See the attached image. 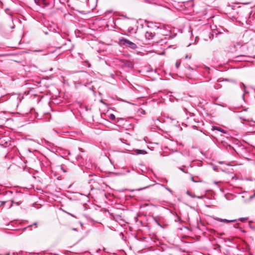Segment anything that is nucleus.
<instances>
[{"label":"nucleus","instance_id":"dca6fc26","mask_svg":"<svg viewBox=\"0 0 255 255\" xmlns=\"http://www.w3.org/2000/svg\"><path fill=\"white\" fill-rule=\"evenodd\" d=\"M180 62H177V61L176 62L175 65H176V67L177 68H179V67L180 66Z\"/></svg>","mask_w":255,"mask_h":255},{"label":"nucleus","instance_id":"a878e982","mask_svg":"<svg viewBox=\"0 0 255 255\" xmlns=\"http://www.w3.org/2000/svg\"><path fill=\"white\" fill-rule=\"evenodd\" d=\"M255 196V193L254 194V195L253 196H251L250 197V199H252L253 198V197Z\"/></svg>","mask_w":255,"mask_h":255},{"label":"nucleus","instance_id":"c756f323","mask_svg":"<svg viewBox=\"0 0 255 255\" xmlns=\"http://www.w3.org/2000/svg\"><path fill=\"white\" fill-rule=\"evenodd\" d=\"M69 214L72 217H75L74 215H72V214L69 213Z\"/></svg>","mask_w":255,"mask_h":255},{"label":"nucleus","instance_id":"412c9836","mask_svg":"<svg viewBox=\"0 0 255 255\" xmlns=\"http://www.w3.org/2000/svg\"><path fill=\"white\" fill-rule=\"evenodd\" d=\"M139 112L142 114H145V111L142 109L140 111H139Z\"/></svg>","mask_w":255,"mask_h":255},{"label":"nucleus","instance_id":"72a5a7b5","mask_svg":"<svg viewBox=\"0 0 255 255\" xmlns=\"http://www.w3.org/2000/svg\"><path fill=\"white\" fill-rule=\"evenodd\" d=\"M35 0V2H37V1H38V0Z\"/></svg>","mask_w":255,"mask_h":255},{"label":"nucleus","instance_id":"0eeeda50","mask_svg":"<svg viewBox=\"0 0 255 255\" xmlns=\"http://www.w3.org/2000/svg\"><path fill=\"white\" fill-rule=\"evenodd\" d=\"M186 194H187L188 196H190L191 197L193 198H198V199H202V198H203L204 197V196H196V195H193V194H191L189 191H187V192H186Z\"/></svg>","mask_w":255,"mask_h":255},{"label":"nucleus","instance_id":"7ed1b4c3","mask_svg":"<svg viewBox=\"0 0 255 255\" xmlns=\"http://www.w3.org/2000/svg\"><path fill=\"white\" fill-rule=\"evenodd\" d=\"M214 220L220 222H224V223H231V222H235L237 221V220H227V219H223L218 217H213Z\"/></svg>","mask_w":255,"mask_h":255},{"label":"nucleus","instance_id":"4be33fe9","mask_svg":"<svg viewBox=\"0 0 255 255\" xmlns=\"http://www.w3.org/2000/svg\"><path fill=\"white\" fill-rule=\"evenodd\" d=\"M191 179L192 181H193V182H197V181H195L194 179V177L192 175H191Z\"/></svg>","mask_w":255,"mask_h":255},{"label":"nucleus","instance_id":"1a4fd4ad","mask_svg":"<svg viewBox=\"0 0 255 255\" xmlns=\"http://www.w3.org/2000/svg\"><path fill=\"white\" fill-rule=\"evenodd\" d=\"M157 184L160 186L164 187L166 190L169 191L170 193H172V191L170 189H169L168 187H167L165 186V185L161 184L158 183Z\"/></svg>","mask_w":255,"mask_h":255},{"label":"nucleus","instance_id":"aec40b11","mask_svg":"<svg viewBox=\"0 0 255 255\" xmlns=\"http://www.w3.org/2000/svg\"><path fill=\"white\" fill-rule=\"evenodd\" d=\"M243 87V88L245 89H246V86L243 83H241V87L242 88Z\"/></svg>","mask_w":255,"mask_h":255},{"label":"nucleus","instance_id":"b1692460","mask_svg":"<svg viewBox=\"0 0 255 255\" xmlns=\"http://www.w3.org/2000/svg\"><path fill=\"white\" fill-rule=\"evenodd\" d=\"M85 62L88 64V67H91V64L88 61H86Z\"/></svg>","mask_w":255,"mask_h":255},{"label":"nucleus","instance_id":"f03ea898","mask_svg":"<svg viewBox=\"0 0 255 255\" xmlns=\"http://www.w3.org/2000/svg\"><path fill=\"white\" fill-rule=\"evenodd\" d=\"M121 62L124 67L129 68H132L133 67V63L129 60H123L121 61Z\"/></svg>","mask_w":255,"mask_h":255},{"label":"nucleus","instance_id":"39448f33","mask_svg":"<svg viewBox=\"0 0 255 255\" xmlns=\"http://www.w3.org/2000/svg\"><path fill=\"white\" fill-rule=\"evenodd\" d=\"M247 56L246 55H239L235 57V60L236 61H243L247 60Z\"/></svg>","mask_w":255,"mask_h":255},{"label":"nucleus","instance_id":"20e7f679","mask_svg":"<svg viewBox=\"0 0 255 255\" xmlns=\"http://www.w3.org/2000/svg\"><path fill=\"white\" fill-rule=\"evenodd\" d=\"M155 35V33L151 31H146L145 33V37L147 40H150L153 38Z\"/></svg>","mask_w":255,"mask_h":255},{"label":"nucleus","instance_id":"9b49d317","mask_svg":"<svg viewBox=\"0 0 255 255\" xmlns=\"http://www.w3.org/2000/svg\"><path fill=\"white\" fill-rule=\"evenodd\" d=\"M176 219H175V222H180L181 220V217L175 214Z\"/></svg>","mask_w":255,"mask_h":255},{"label":"nucleus","instance_id":"7c9ffc66","mask_svg":"<svg viewBox=\"0 0 255 255\" xmlns=\"http://www.w3.org/2000/svg\"><path fill=\"white\" fill-rule=\"evenodd\" d=\"M33 225H37V223H36V222H35V223H34Z\"/></svg>","mask_w":255,"mask_h":255},{"label":"nucleus","instance_id":"2f4dec72","mask_svg":"<svg viewBox=\"0 0 255 255\" xmlns=\"http://www.w3.org/2000/svg\"><path fill=\"white\" fill-rule=\"evenodd\" d=\"M186 154H187L188 155H189V152H186Z\"/></svg>","mask_w":255,"mask_h":255},{"label":"nucleus","instance_id":"f257e3e1","mask_svg":"<svg viewBox=\"0 0 255 255\" xmlns=\"http://www.w3.org/2000/svg\"><path fill=\"white\" fill-rule=\"evenodd\" d=\"M119 44L121 46H127L131 49H135L137 48L136 44L124 37L119 39Z\"/></svg>","mask_w":255,"mask_h":255},{"label":"nucleus","instance_id":"393cba45","mask_svg":"<svg viewBox=\"0 0 255 255\" xmlns=\"http://www.w3.org/2000/svg\"><path fill=\"white\" fill-rule=\"evenodd\" d=\"M61 169L63 170L64 172H66V171L63 168L62 166H61Z\"/></svg>","mask_w":255,"mask_h":255},{"label":"nucleus","instance_id":"6e6552de","mask_svg":"<svg viewBox=\"0 0 255 255\" xmlns=\"http://www.w3.org/2000/svg\"><path fill=\"white\" fill-rule=\"evenodd\" d=\"M212 129L213 130H218V131H219L223 133H226V132L225 131V130L224 129H223L221 128H219L218 127L212 126Z\"/></svg>","mask_w":255,"mask_h":255},{"label":"nucleus","instance_id":"bb28decb","mask_svg":"<svg viewBox=\"0 0 255 255\" xmlns=\"http://www.w3.org/2000/svg\"><path fill=\"white\" fill-rule=\"evenodd\" d=\"M129 172H130V170H129V169H127V170H126V173H129Z\"/></svg>","mask_w":255,"mask_h":255},{"label":"nucleus","instance_id":"473e14b6","mask_svg":"<svg viewBox=\"0 0 255 255\" xmlns=\"http://www.w3.org/2000/svg\"><path fill=\"white\" fill-rule=\"evenodd\" d=\"M224 235V233H221L220 234V235L222 236V235Z\"/></svg>","mask_w":255,"mask_h":255},{"label":"nucleus","instance_id":"5701e85b","mask_svg":"<svg viewBox=\"0 0 255 255\" xmlns=\"http://www.w3.org/2000/svg\"><path fill=\"white\" fill-rule=\"evenodd\" d=\"M132 29H133V28H132L129 27V28H128V32H131V31L132 30Z\"/></svg>","mask_w":255,"mask_h":255},{"label":"nucleus","instance_id":"a211bd4d","mask_svg":"<svg viewBox=\"0 0 255 255\" xmlns=\"http://www.w3.org/2000/svg\"><path fill=\"white\" fill-rule=\"evenodd\" d=\"M11 203H12V204L10 205V206L9 208H10V207H12V204H13V203H14V202L12 200L11 201ZM15 204H16V205H19V203H18V202H15Z\"/></svg>","mask_w":255,"mask_h":255},{"label":"nucleus","instance_id":"2eb2a0df","mask_svg":"<svg viewBox=\"0 0 255 255\" xmlns=\"http://www.w3.org/2000/svg\"><path fill=\"white\" fill-rule=\"evenodd\" d=\"M82 158V157L80 155H78L77 157V160L78 161H80Z\"/></svg>","mask_w":255,"mask_h":255},{"label":"nucleus","instance_id":"4468645a","mask_svg":"<svg viewBox=\"0 0 255 255\" xmlns=\"http://www.w3.org/2000/svg\"><path fill=\"white\" fill-rule=\"evenodd\" d=\"M149 186H150V185L147 186L146 187H143V188H139L138 189H136V190H137V191L142 190H143V189H146V188H148Z\"/></svg>","mask_w":255,"mask_h":255},{"label":"nucleus","instance_id":"c9c22d12","mask_svg":"<svg viewBox=\"0 0 255 255\" xmlns=\"http://www.w3.org/2000/svg\"><path fill=\"white\" fill-rule=\"evenodd\" d=\"M55 0H53V1H55Z\"/></svg>","mask_w":255,"mask_h":255},{"label":"nucleus","instance_id":"f3484780","mask_svg":"<svg viewBox=\"0 0 255 255\" xmlns=\"http://www.w3.org/2000/svg\"><path fill=\"white\" fill-rule=\"evenodd\" d=\"M155 222L158 226L160 227L161 228H162V226L160 225V224L157 220H155Z\"/></svg>","mask_w":255,"mask_h":255},{"label":"nucleus","instance_id":"9d476101","mask_svg":"<svg viewBox=\"0 0 255 255\" xmlns=\"http://www.w3.org/2000/svg\"><path fill=\"white\" fill-rule=\"evenodd\" d=\"M248 219V218H240L238 220L241 222H245L246 221H247Z\"/></svg>","mask_w":255,"mask_h":255},{"label":"nucleus","instance_id":"f704fd0d","mask_svg":"<svg viewBox=\"0 0 255 255\" xmlns=\"http://www.w3.org/2000/svg\"><path fill=\"white\" fill-rule=\"evenodd\" d=\"M5 255H9V253L6 254Z\"/></svg>","mask_w":255,"mask_h":255},{"label":"nucleus","instance_id":"6ab92c4d","mask_svg":"<svg viewBox=\"0 0 255 255\" xmlns=\"http://www.w3.org/2000/svg\"><path fill=\"white\" fill-rule=\"evenodd\" d=\"M191 55H187L185 57V59H191Z\"/></svg>","mask_w":255,"mask_h":255},{"label":"nucleus","instance_id":"c85d7f7f","mask_svg":"<svg viewBox=\"0 0 255 255\" xmlns=\"http://www.w3.org/2000/svg\"><path fill=\"white\" fill-rule=\"evenodd\" d=\"M5 203H6V202H5V201H2V202H1V204H2V205H3V204H4Z\"/></svg>","mask_w":255,"mask_h":255},{"label":"nucleus","instance_id":"cd10ccee","mask_svg":"<svg viewBox=\"0 0 255 255\" xmlns=\"http://www.w3.org/2000/svg\"><path fill=\"white\" fill-rule=\"evenodd\" d=\"M79 149L81 151V152H84V150H83L82 148H79Z\"/></svg>","mask_w":255,"mask_h":255},{"label":"nucleus","instance_id":"423d86ee","mask_svg":"<svg viewBox=\"0 0 255 255\" xmlns=\"http://www.w3.org/2000/svg\"><path fill=\"white\" fill-rule=\"evenodd\" d=\"M135 153L136 155L138 154H145L147 153V152L144 150L142 149H135L134 150Z\"/></svg>","mask_w":255,"mask_h":255},{"label":"nucleus","instance_id":"ddd939ff","mask_svg":"<svg viewBox=\"0 0 255 255\" xmlns=\"http://www.w3.org/2000/svg\"><path fill=\"white\" fill-rule=\"evenodd\" d=\"M186 166L185 165H183L182 167H179V169L181 171H182V172H183L185 173H187L188 172L187 171H185L184 169V168Z\"/></svg>","mask_w":255,"mask_h":255},{"label":"nucleus","instance_id":"f8f14e48","mask_svg":"<svg viewBox=\"0 0 255 255\" xmlns=\"http://www.w3.org/2000/svg\"><path fill=\"white\" fill-rule=\"evenodd\" d=\"M109 118L111 120L114 121L116 119V117L114 114H111L109 116Z\"/></svg>","mask_w":255,"mask_h":255}]
</instances>
